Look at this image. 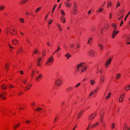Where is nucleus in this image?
I'll return each instance as SVG.
<instances>
[{
	"instance_id": "53",
	"label": "nucleus",
	"mask_w": 130,
	"mask_h": 130,
	"mask_svg": "<svg viewBox=\"0 0 130 130\" xmlns=\"http://www.w3.org/2000/svg\"><path fill=\"white\" fill-rule=\"evenodd\" d=\"M26 41L27 42V43H28L29 44H30L31 45V43L30 42L29 40L27 38L26 39Z\"/></svg>"
},
{
	"instance_id": "48",
	"label": "nucleus",
	"mask_w": 130,
	"mask_h": 130,
	"mask_svg": "<svg viewBox=\"0 0 130 130\" xmlns=\"http://www.w3.org/2000/svg\"><path fill=\"white\" fill-rule=\"evenodd\" d=\"M35 74V71L33 70H32V73H31V76L32 77L33 76H34Z\"/></svg>"
},
{
	"instance_id": "12",
	"label": "nucleus",
	"mask_w": 130,
	"mask_h": 130,
	"mask_svg": "<svg viewBox=\"0 0 130 130\" xmlns=\"http://www.w3.org/2000/svg\"><path fill=\"white\" fill-rule=\"evenodd\" d=\"M6 93L5 92H1L0 95V97L4 100L6 99Z\"/></svg>"
},
{
	"instance_id": "41",
	"label": "nucleus",
	"mask_w": 130,
	"mask_h": 130,
	"mask_svg": "<svg viewBox=\"0 0 130 130\" xmlns=\"http://www.w3.org/2000/svg\"><path fill=\"white\" fill-rule=\"evenodd\" d=\"M125 89L126 91H128L130 89V85L126 86L125 88Z\"/></svg>"
},
{
	"instance_id": "5",
	"label": "nucleus",
	"mask_w": 130,
	"mask_h": 130,
	"mask_svg": "<svg viewBox=\"0 0 130 130\" xmlns=\"http://www.w3.org/2000/svg\"><path fill=\"white\" fill-rule=\"evenodd\" d=\"M77 6L76 3H74L73 7L72 8V13L76 15L77 13Z\"/></svg>"
},
{
	"instance_id": "23",
	"label": "nucleus",
	"mask_w": 130,
	"mask_h": 130,
	"mask_svg": "<svg viewBox=\"0 0 130 130\" xmlns=\"http://www.w3.org/2000/svg\"><path fill=\"white\" fill-rule=\"evenodd\" d=\"M74 89V87L73 86H71L70 87L66 89V91L67 92H71L72 90Z\"/></svg>"
},
{
	"instance_id": "15",
	"label": "nucleus",
	"mask_w": 130,
	"mask_h": 130,
	"mask_svg": "<svg viewBox=\"0 0 130 130\" xmlns=\"http://www.w3.org/2000/svg\"><path fill=\"white\" fill-rule=\"evenodd\" d=\"M21 124V123H19L17 124H14L13 126L14 129H16L18 128Z\"/></svg>"
},
{
	"instance_id": "17",
	"label": "nucleus",
	"mask_w": 130,
	"mask_h": 130,
	"mask_svg": "<svg viewBox=\"0 0 130 130\" xmlns=\"http://www.w3.org/2000/svg\"><path fill=\"white\" fill-rule=\"evenodd\" d=\"M84 112V110H81L78 114L77 117V118L78 119H79V118H80L82 116Z\"/></svg>"
},
{
	"instance_id": "33",
	"label": "nucleus",
	"mask_w": 130,
	"mask_h": 130,
	"mask_svg": "<svg viewBox=\"0 0 130 130\" xmlns=\"http://www.w3.org/2000/svg\"><path fill=\"white\" fill-rule=\"evenodd\" d=\"M90 83L92 85H94L95 83V82L93 79H92L90 81Z\"/></svg>"
},
{
	"instance_id": "36",
	"label": "nucleus",
	"mask_w": 130,
	"mask_h": 130,
	"mask_svg": "<svg viewBox=\"0 0 130 130\" xmlns=\"http://www.w3.org/2000/svg\"><path fill=\"white\" fill-rule=\"evenodd\" d=\"M65 56L67 57V59H68L69 58L71 57V55L70 54L68 53L65 55Z\"/></svg>"
},
{
	"instance_id": "56",
	"label": "nucleus",
	"mask_w": 130,
	"mask_h": 130,
	"mask_svg": "<svg viewBox=\"0 0 130 130\" xmlns=\"http://www.w3.org/2000/svg\"><path fill=\"white\" fill-rule=\"evenodd\" d=\"M61 13L63 15H65V13L64 12V11L62 10H61Z\"/></svg>"
},
{
	"instance_id": "46",
	"label": "nucleus",
	"mask_w": 130,
	"mask_h": 130,
	"mask_svg": "<svg viewBox=\"0 0 130 130\" xmlns=\"http://www.w3.org/2000/svg\"><path fill=\"white\" fill-rule=\"evenodd\" d=\"M42 109L41 108H38L35 111H36L39 112Z\"/></svg>"
},
{
	"instance_id": "29",
	"label": "nucleus",
	"mask_w": 130,
	"mask_h": 130,
	"mask_svg": "<svg viewBox=\"0 0 130 130\" xmlns=\"http://www.w3.org/2000/svg\"><path fill=\"white\" fill-rule=\"evenodd\" d=\"M121 74L120 73H118L117 74V75H116V77L115 79H116L118 80V79H119V78H120L121 77Z\"/></svg>"
},
{
	"instance_id": "60",
	"label": "nucleus",
	"mask_w": 130,
	"mask_h": 130,
	"mask_svg": "<svg viewBox=\"0 0 130 130\" xmlns=\"http://www.w3.org/2000/svg\"><path fill=\"white\" fill-rule=\"evenodd\" d=\"M53 21V20L52 19L48 21V23L49 24H51L52 22Z\"/></svg>"
},
{
	"instance_id": "9",
	"label": "nucleus",
	"mask_w": 130,
	"mask_h": 130,
	"mask_svg": "<svg viewBox=\"0 0 130 130\" xmlns=\"http://www.w3.org/2000/svg\"><path fill=\"white\" fill-rule=\"evenodd\" d=\"M42 74H39L36 77L35 79L38 82L40 81L42 79Z\"/></svg>"
},
{
	"instance_id": "2",
	"label": "nucleus",
	"mask_w": 130,
	"mask_h": 130,
	"mask_svg": "<svg viewBox=\"0 0 130 130\" xmlns=\"http://www.w3.org/2000/svg\"><path fill=\"white\" fill-rule=\"evenodd\" d=\"M0 111L2 112L3 115L8 114L11 112V111L10 109H5L2 107H0Z\"/></svg>"
},
{
	"instance_id": "28",
	"label": "nucleus",
	"mask_w": 130,
	"mask_h": 130,
	"mask_svg": "<svg viewBox=\"0 0 130 130\" xmlns=\"http://www.w3.org/2000/svg\"><path fill=\"white\" fill-rule=\"evenodd\" d=\"M111 94H111V92H109L108 93L107 96L106 97V100H108V99H109L110 98V97L111 96Z\"/></svg>"
},
{
	"instance_id": "62",
	"label": "nucleus",
	"mask_w": 130,
	"mask_h": 130,
	"mask_svg": "<svg viewBox=\"0 0 130 130\" xmlns=\"http://www.w3.org/2000/svg\"><path fill=\"white\" fill-rule=\"evenodd\" d=\"M23 93V92L22 91H20L18 93L19 95H21Z\"/></svg>"
},
{
	"instance_id": "50",
	"label": "nucleus",
	"mask_w": 130,
	"mask_h": 130,
	"mask_svg": "<svg viewBox=\"0 0 130 130\" xmlns=\"http://www.w3.org/2000/svg\"><path fill=\"white\" fill-rule=\"evenodd\" d=\"M94 93V92L93 91H92L89 94V97L91 96Z\"/></svg>"
},
{
	"instance_id": "19",
	"label": "nucleus",
	"mask_w": 130,
	"mask_h": 130,
	"mask_svg": "<svg viewBox=\"0 0 130 130\" xmlns=\"http://www.w3.org/2000/svg\"><path fill=\"white\" fill-rule=\"evenodd\" d=\"M124 95L125 94H123L120 96L119 99V101L120 102H123V98Z\"/></svg>"
},
{
	"instance_id": "35",
	"label": "nucleus",
	"mask_w": 130,
	"mask_h": 130,
	"mask_svg": "<svg viewBox=\"0 0 130 130\" xmlns=\"http://www.w3.org/2000/svg\"><path fill=\"white\" fill-rule=\"evenodd\" d=\"M109 24H105L104 25V27L106 29H107L109 27Z\"/></svg>"
},
{
	"instance_id": "51",
	"label": "nucleus",
	"mask_w": 130,
	"mask_h": 130,
	"mask_svg": "<svg viewBox=\"0 0 130 130\" xmlns=\"http://www.w3.org/2000/svg\"><path fill=\"white\" fill-rule=\"evenodd\" d=\"M130 14V11L126 15V17L124 19V20L125 21L126 20V18H127V17Z\"/></svg>"
},
{
	"instance_id": "30",
	"label": "nucleus",
	"mask_w": 130,
	"mask_h": 130,
	"mask_svg": "<svg viewBox=\"0 0 130 130\" xmlns=\"http://www.w3.org/2000/svg\"><path fill=\"white\" fill-rule=\"evenodd\" d=\"M91 123L89 122L88 124V127L86 129V130H90V128H91Z\"/></svg>"
},
{
	"instance_id": "8",
	"label": "nucleus",
	"mask_w": 130,
	"mask_h": 130,
	"mask_svg": "<svg viewBox=\"0 0 130 130\" xmlns=\"http://www.w3.org/2000/svg\"><path fill=\"white\" fill-rule=\"evenodd\" d=\"M119 32V31H117L116 30H113L112 33L111 34L112 38V39L114 38L116 35L118 34Z\"/></svg>"
},
{
	"instance_id": "45",
	"label": "nucleus",
	"mask_w": 130,
	"mask_h": 130,
	"mask_svg": "<svg viewBox=\"0 0 130 130\" xmlns=\"http://www.w3.org/2000/svg\"><path fill=\"white\" fill-rule=\"evenodd\" d=\"M5 8V7L3 5L0 6V11H2L4 10Z\"/></svg>"
},
{
	"instance_id": "25",
	"label": "nucleus",
	"mask_w": 130,
	"mask_h": 130,
	"mask_svg": "<svg viewBox=\"0 0 130 130\" xmlns=\"http://www.w3.org/2000/svg\"><path fill=\"white\" fill-rule=\"evenodd\" d=\"M98 46L100 48V50L102 51H103L105 48V47L101 44H99Z\"/></svg>"
},
{
	"instance_id": "42",
	"label": "nucleus",
	"mask_w": 130,
	"mask_h": 130,
	"mask_svg": "<svg viewBox=\"0 0 130 130\" xmlns=\"http://www.w3.org/2000/svg\"><path fill=\"white\" fill-rule=\"evenodd\" d=\"M19 21L20 22L22 23H23L24 22V19L23 18H21L19 19Z\"/></svg>"
},
{
	"instance_id": "57",
	"label": "nucleus",
	"mask_w": 130,
	"mask_h": 130,
	"mask_svg": "<svg viewBox=\"0 0 130 130\" xmlns=\"http://www.w3.org/2000/svg\"><path fill=\"white\" fill-rule=\"evenodd\" d=\"M102 8H100L98 10H97L96 12H100L102 11Z\"/></svg>"
},
{
	"instance_id": "58",
	"label": "nucleus",
	"mask_w": 130,
	"mask_h": 130,
	"mask_svg": "<svg viewBox=\"0 0 130 130\" xmlns=\"http://www.w3.org/2000/svg\"><path fill=\"white\" fill-rule=\"evenodd\" d=\"M103 124H102V126L104 127H105L106 126V123L104 121L103 123H102Z\"/></svg>"
},
{
	"instance_id": "63",
	"label": "nucleus",
	"mask_w": 130,
	"mask_h": 130,
	"mask_svg": "<svg viewBox=\"0 0 130 130\" xmlns=\"http://www.w3.org/2000/svg\"><path fill=\"white\" fill-rule=\"evenodd\" d=\"M124 9H123L121 10V14H122V15H123V13H124Z\"/></svg>"
},
{
	"instance_id": "49",
	"label": "nucleus",
	"mask_w": 130,
	"mask_h": 130,
	"mask_svg": "<svg viewBox=\"0 0 130 130\" xmlns=\"http://www.w3.org/2000/svg\"><path fill=\"white\" fill-rule=\"evenodd\" d=\"M9 67V65L8 63H7L5 66V68L6 70H8Z\"/></svg>"
},
{
	"instance_id": "4",
	"label": "nucleus",
	"mask_w": 130,
	"mask_h": 130,
	"mask_svg": "<svg viewBox=\"0 0 130 130\" xmlns=\"http://www.w3.org/2000/svg\"><path fill=\"white\" fill-rule=\"evenodd\" d=\"M88 54L90 56L93 57H96L98 55L97 53L93 50L89 51L88 53Z\"/></svg>"
},
{
	"instance_id": "20",
	"label": "nucleus",
	"mask_w": 130,
	"mask_h": 130,
	"mask_svg": "<svg viewBox=\"0 0 130 130\" xmlns=\"http://www.w3.org/2000/svg\"><path fill=\"white\" fill-rule=\"evenodd\" d=\"M32 85V84L30 83L28 84L26 87L25 89V90L27 91L29 90Z\"/></svg>"
},
{
	"instance_id": "22",
	"label": "nucleus",
	"mask_w": 130,
	"mask_h": 130,
	"mask_svg": "<svg viewBox=\"0 0 130 130\" xmlns=\"http://www.w3.org/2000/svg\"><path fill=\"white\" fill-rule=\"evenodd\" d=\"M13 44L15 45H17L19 44V41L18 40L15 39L12 41Z\"/></svg>"
},
{
	"instance_id": "11",
	"label": "nucleus",
	"mask_w": 130,
	"mask_h": 130,
	"mask_svg": "<svg viewBox=\"0 0 130 130\" xmlns=\"http://www.w3.org/2000/svg\"><path fill=\"white\" fill-rule=\"evenodd\" d=\"M123 130H130V126H128L126 123L124 124L123 126Z\"/></svg>"
},
{
	"instance_id": "1",
	"label": "nucleus",
	"mask_w": 130,
	"mask_h": 130,
	"mask_svg": "<svg viewBox=\"0 0 130 130\" xmlns=\"http://www.w3.org/2000/svg\"><path fill=\"white\" fill-rule=\"evenodd\" d=\"M87 69V66H83V63H81L78 64L77 66V71L78 72H81L83 73L86 71Z\"/></svg>"
},
{
	"instance_id": "13",
	"label": "nucleus",
	"mask_w": 130,
	"mask_h": 130,
	"mask_svg": "<svg viewBox=\"0 0 130 130\" xmlns=\"http://www.w3.org/2000/svg\"><path fill=\"white\" fill-rule=\"evenodd\" d=\"M96 115V113H93L92 114L88 117V120H92Z\"/></svg>"
},
{
	"instance_id": "32",
	"label": "nucleus",
	"mask_w": 130,
	"mask_h": 130,
	"mask_svg": "<svg viewBox=\"0 0 130 130\" xmlns=\"http://www.w3.org/2000/svg\"><path fill=\"white\" fill-rule=\"evenodd\" d=\"M37 53L39 54V52L38 51L37 48H36L34 51L33 54H35Z\"/></svg>"
},
{
	"instance_id": "40",
	"label": "nucleus",
	"mask_w": 130,
	"mask_h": 130,
	"mask_svg": "<svg viewBox=\"0 0 130 130\" xmlns=\"http://www.w3.org/2000/svg\"><path fill=\"white\" fill-rule=\"evenodd\" d=\"M7 88V87L6 86V85H3L2 86V89L3 90H6V89Z\"/></svg>"
},
{
	"instance_id": "21",
	"label": "nucleus",
	"mask_w": 130,
	"mask_h": 130,
	"mask_svg": "<svg viewBox=\"0 0 130 130\" xmlns=\"http://www.w3.org/2000/svg\"><path fill=\"white\" fill-rule=\"evenodd\" d=\"M65 4L66 6L68 7H71V6L72 5L71 3H70L68 1H67L65 2Z\"/></svg>"
},
{
	"instance_id": "3",
	"label": "nucleus",
	"mask_w": 130,
	"mask_h": 130,
	"mask_svg": "<svg viewBox=\"0 0 130 130\" xmlns=\"http://www.w3.org/2000/svg\"><path fill=\"white\" fill-rule=\"evenodd\" d=\"M54 61L53 57L51 56L46 61L45 65L47 66H50L53 63Z\"/></svg>"
},
{
	"instance_id": "10",
	"label": "nucleus",
	"mask_w": 130,
	"mask_h": 130,
	"mask_svg": "<svg viewBox=\"0 0 130 130\" xmlns=\"http://www.w3.org/2000/svg\"><path fill=\"white\" fill-rule=\"evenodd\" d=\"M105 79V76L103 75H101L100 76V83L102 84L104 82Z\"/></svg>"
},
{
	"instance_id": "37",
	"label": "nucleus",
	"mask_w": 130,
	"mask_h": 130,
	"mask_svg": "<svg viewBox=\"0 0 130 130\" xmlns=\"http://www.w3.org/2000/svg\"><path fill=\"white\" fill-rule=\"evenodd\" d=\"M79 47V45L78 43H75V46L74 48L77 49Z\"/></svg>"
},
{
	"instance_id": "14",
	"label": "nucleus",
	"mask_w": 130,
	"mask_h": 130,
	"mask_svg": "<svg viewBox=\"0 0 130 130\" xmlns=\"http://www.w3.org/2000/svg\"><path fill=\"white\" fill-rule=\"evenodd\" d=\"M62 83V81L60 79H57L55 82V84L59 86H61Z\"/></svg>"
},
{
	"instance_id": "27",
	"label": "nucleus",
	"mask_w": 130,
	"mask_h": 130,
	"mask_svg": "<svg viewBox=\"0 0 130 130\" xmlns=\"http://www.w3.org/2000/svg\"><path fill=\"white\" fill-rule=\"evenodd\" d=\"M111 26L114 29L113 30H116L117 27L116 24L112 23L111 24Z\"/></svg>"
},
{
	"instance_id": "24",
	"label": "nucleus",
	"mask_w": 130,
	"mask_h": 130,
	"mask_svg": "<svg viewBox=\"0 0 130 130\" xmlns=\"http://www.w3.org/2000/svg\"><path fill=\"white\" fill-rule=\"evenodd\" d=\"M60 19L61 22L63 23L66 22V19L63 16H61L60 17Z\"/></svg>"
},
{
	"instance_id": "6",
	"label": "nucleus",
	"mask_w": 130,
	"mask_h": 130,
	"mask_svg": "<svg viewBox=\"0 0 130 130\" xmlns=\"http://www.w3.org/2000/svg\"><path fill=\"white\" fill-rule=\"evenodd\" d=\"M10 32L13 35H16L17 33V28L15 26L11 27L9 30Z\"/></svg>"
},
{
	"instance_id": "26",
	"label": "nucleus",
	"mask_w": 130,
	"mask_h": 130,
	"mask_svg": "<svg viewBox=\"0 0 130 130\" xmlns=\"http://www.w3.org/2000/svg\"><path fill=\"white\" fill-rule=\"evenodd\" d=\"M93 41V39L92 38H89L87 42V44L88 45L91 44Z\"/></svg>"
},
{
	"instance_id": "55",
	"label": "nucleus",
	"mask_w": 130,
	"mask_h": 130,
	"mask_svg": "<svg viewBox=\"0 0 130 130\" xmlns=\"http://www.w3.org/2000/svg\"><path fill=\"white\" fill-rule=\"evenodd\" d=\"M123 15H122V16L118 18V21L122 19L123 18Z\"/></svg>"
},
{
	"instance_id": "47",
	"label": "nucleus",
	"mask_w": 130,
	"mask_h": 130,
	"mask_svg": "<svg viewBox=\"0 0 130 130\" xmlns=\"http://www.w3.org/2000/svg\"><path fill=\"white\" fill-rule=\"evenodd\" d=\"M100 122L101 123H102L104 121H103V117L102 116H100Z\"/></svg>"
},
{
	"instance_id": "59",
	"label": "nucleus",
	"mask_w": 130,
	"mask_h": 130,
	"mask_svg": "<svg viewBox=\"0 0 130 130\" xmlns=\"http://www.w3.org/2000/svg\"><path fill=\"white\" fill-rule=\"evenodd\" d=\"M26 79H24L23 80V83L24 84H26Z\"/></svg>"
},
{
	"instance_id": "18",
	"label": "nucleus",
	"mask_w": 130,
	"mask_h": 130,
	"mask_svg": "<svg viewBox=\"0 0 130 130\" xmlns=\"http://www.w3.org/2000/svg\"><path fill=\"white\" fill-rule=\"evenodd\" d=\"M99 125V122H96L93 124L91 126V128H93L96 127L98 126Z\"/></svg>"
},
{
	"instance_id": "44",
	"label": "nucleus",
	"mask_w": 130,
	"mask_h": 130,
	"mask_svg": "<svg viewBox=\"0 0 130 130\" xmlns=\"http://www.w3.org/2000/svg\"><path fill=\"white\" fill-rule=\"evenodd\" d=\"M115 126V123H112L111 125V128L112 129L114 128Z\"/></svg>"
},
{
	"instance_id": "31",
	"label": "nucleus",
	"mask_w": 130,
	"mask_h": 130,
	"mask_svg": "<svg viewBox=\"0 0 130 130\" xmlns=\"http://www.w3.org/2000/svg\"><path fill=\"white\" fill-rule=\"evenodd\" d=\"M23 51V49L22 48V47H21L20 48V49H19V50H18L17 51V54H19V53L21 52H22Z\"/></svg>"
},
{
	"instance_id": "43",
	"label": "nucleus",
	"mask_w": 130,
	"mask_h": 130,
	"mask_svg": "<svg viewBox=\"0 0 130 130\" xmlns=\"http://www.w3.org/2000/svg\"><path fill=\"white\" fill-rule=\"evenodd\" d=\"M41 7H40L36 9L35 11L36 12H37L41 9Z\"/></svg>"
},
{
	"instance_id": "52",
	"label": "nucleus",
	"mask_w": 130,
	"mask_h": 130,
	"mask_svg": "<svg viewBox=\"0 0 130 130\" xmlns=\"http://www.w3.org/2000/svg\"><path fill=\"white\" fill-rule=\"evenodd\" d=\"M81 83H78L74 87V88H77L79 87Z\"/></svg>"
},
{
	"instance_id": "34",
	"label": "nucleus",
	"mask_w": 130,
	"mask_h": 130,
	"mask_svg": "<svg viewBox=\"0 0 130 130\" xmlns=\"http://www.w3.org/2000/svg\"><path fill=\"white\" fill-rule=\"evenodd\" d=\"M57 6V5L56 4H55L54 6H53V8L52 9V14H53L54 13V10Z\"/></svg>"
},
{
	"instance_id": "16",
	"label": "nucleus",
	"mask_w": 130,
	"mask_h": 130,
	"mask_svg": "<svg viewBox=\"0 0 130 130\" xmlns=\"http://www.w3.org/2000/svg\"><path fill=\"white\" fill-rule=\"evenodd\" d=\"M42 59V57H39L38 59L37 60L38 61L37 62V65L39 66H41L40 62L41 61Z\"/></svg>"
},
{
	"instance_id": "61",
	"label": "nucleus",
	"mask_w": 130,
	"mask_h": 130,
	"mask_svg": "<svg viewBox=\"0 0 130 130\" xmlns=\"http://www.w3.org/2000/svg\"><path fill=\"white\" fill-rule=\"evenodd\" d=\"M123 20H121V23L120 24V27H121L122 25L123 24Z\"/></svg>"
},
{
	"instance_id": "39",
	"label": "nucleus",
	"mask_w": 130,
	"mask_h": 130,
	"mask_svg": "<svg viewBox=\"0 0 130 130\" xmlns=\"http://www.w3.org/2000/svg\"><path fill=\"white\" fill-rule=\"evenodd\" d=\"M57 27L59 31H61L62 30V29L61 28V26L59 24H57Z\"/></svg>"
},
{
	"instance_id": "64",
	"label": "nucleus",
	"mask_w": 130,
	"mask_h": 130,
	"mask_svg": "<svg viewBox=\"0 0 130 130\" xmlns=\"http://www.w3.org/2000/svg\"><path fill=\"white\" fill-rule=\"evenodd\" d=\"M9 87L10 88H13L14 87V86L12 85L11 84H9Z\"/></svg>"
},
{
	"instance_id": "38",
	"label": "nucleus",
	"mask_w": 130,
	"mask_h": 130,
	"mask_svg": "<svg viewBox=\"0 0 130 130\" xmlns=\"http://www.w3.org/2000/svg\"><path fill=\"white\" fill-rule=\"evenodd\" d=\"M121 5L119 1H118L116 3V8L119 7Z\"/></svg>"
},
{
	"instance_id": "54",
	"label": "nucleus",
	"mask_w": 130,
	"mask_h": 130,
	"mask_svg": "<svg viewBox=\"0 0 130 130\" xmlns=\"http://www.w3.org/2000/svg\"><path fill=\"white\" fill-rule=\"evenodd\" d=\"M112 5L111 3L110 2H108L107 4V6L108 7L111 6Z\"/></svg>"
},
{
	"instance_id": "7",
	"label": "nucleus",
	"mask_w": 130,
	"mask_h": 130,
	"mask_svg": "<svg viewBox=\"0 0 130 130\" xmlns=\"http://www.w3.org/2000/svg\"><path fill=\"white\" fill-rule=\"evenodd\" d=\"M111 60L112 58H110L108 59L106 61L105 65L106 68H108L110 65Z\"/></svg>"
}]
</instances>
